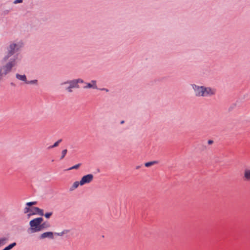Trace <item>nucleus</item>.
<instances>
[{
    "label": "nucleus",
    "instance_id": "obj_1",
    "mask_svg": "<svg viewBox=\"0 0 250 250\" xmlns=\"http://www.w3.org/2000/svg\"><path fill=\"white\" fill-rule=\"evenodd\" d=\"M23 46V43L21 40H15L10 42L6 48L5 55L2 58V61L7 62L16 52H18Z\"/></svg>",
    "mask_w": 250,
    "mask_h": 250
},
{
    "label": "nucleus",
    "instance_id": "obj_2",
    "mask_svg": "<svg viewBox=\"0 0 250 250\" xmlns=\"http://www.w3.org/2000/svg\"><path fill=\"white\" fill-rule=\"evenodd\" d=\"M18 61V55L16 54L10 58L5 64L0 67V81L11 72L12 68L16 66Z\"/></svg>",
    "mask_w": 250,
    "mask_h": 250
},
{
    "label": "nucleus",
    "instance_id": "obj_3",
    "mask_svg": "<svg viewBox=\"0 0 250 250\" xmlns=\"http://www.w3.org/2000/svg\"><path fill=\"white\" fill-rule=\"evenodd\" d=\"M43 221L42 217H38L31 220L29 222L30 228L29 230L31 233H35L42 230L44 228L48 227L49 225L45 223L42 224Z\"/></svg>",
    "mask_w": 250,
    "mask_h": 250
},
{
    "label": "nucleus",
    "instance_id": "obj_4",
    "mask_svg": "<svg viewBox=\"0 0 250 250\" xmlns=\"http://www.w3.org/2000/svg\"><path fill=\"white\" fill-rule=\"evenodd\" d=\"M83 81L82 79H74L71 81H68L65 82H63L62 83V85L68 84V86L65 87L66 90L69 92H72V88H79V83H83Z\"/></svg>",
    "mask_w": 250,
    "mask_h": 250
},
{
    "label": "nucleus",
    "instance_id": "obj_5",
    "mask_svg": "<svg viewBox=\"0 0 250 250\" xmlns=\"http://www.w3.org/2000/svg\"><path fill=\"white\" fill-rule=\"evenodd\" d=\"M69 232V230L68 229H64L62 231L60 232H55L53 233L51 231H47L42 233L40 236L41 239H44L46 238H48L51 239H54V234L59 236H62L64 234H66Z\"/></svg>",
    "mask_w": 250,
    "mask_h": 250
},
{
    "label": "nucleus",
    "instance_id": "obj_6",
    "mask_svg": "<svg viewBox=\"0 0 250 250\" xmlns=\"http://www.w3.org/2000/svg\"><path fill=\"white\" fill-rule=\"evenodd\" d=\"M94 176L92 174H89L83 176L80 180L81 186L90 183L93 179Z\"/></svg>",
    "mask_w": 250,
    "mask_h": 250
},
{
    "label": "nucleus",
    "instance_id": "obj_7",
    "mask_svg": "<svg viewBox=\"0 0 250 250\" xmlns=\"http://www.w3.org/2000/svg\"><path fill=\"white\" fill-rule=\"evenodd\" d=\"M192 88L194 90V94L197 97H201L203 86H199L193 84L191 85Z\"/></svg>",
    "mask_w": 250,
    "mask_h": 250
},
{
    "label": "nucleus",
    "instance_id": "obj_8",
    "mask_svg": "<svg viewBox=\"0 0 250 250\" xmlns=\"http://www.w3.org/2000/svg\"><path fill=\"white\" fill-rule=\"evenodd\" d=\"M205 92L206 97H210L214 96L216 93V89L210 87L204 86Z\"/></svg>",
    "mask_w": 250,
    "mask_h": 250
},
{
    "label": "nucleus",
    "instance_id": "obj_9",
    "mask_svg": "<svg viewBox=\"0 0 250 250\" xmlns=\"http://www.w3.org/2000/svg\"><path fill=\"white\" fill-rule=\"evenodd\" d=\"M97 82L95 80H92L89 83H86V85L83 87L84 88H93L97 89Z\"/></svg>",
    "mask_w": 250,
    "mask_h": 250
},
{
    "label": "nucleus",
    "instance_id": "obj_10",
    "mask_svg": "<svg viewBox=\"0 0 250 250\" xmlns=\"http://www.w3.org/2000/svg\"><path fill=\"white\" fill-rule=\"evenodd\" d=\"M31 212L33 215L38 214L41 216H43L44 215L43 210L38 207H32Z\"/></svg>",
    "mask_w": 250,
    "mask_h": 250
},
{
    "label": "nucleus",
    "instance_id": "obj_11",
    "mask_svg": "<svg viewBox=\"0 0 250 250\" xmlns=\"http://www.w3.org/2000/svg\"><path fill=\"white\" fill-rule=\"evenodd\" d=\"M16 78L19 80L24 82L26 84L27 80L25 75H20L19 74H16Z\"/></svg>",
    "mask_w": 250,
    "mask_h": 250
},
{
    "label": "nucleus",
    "instance_id": "obj_12",
    "mask_svg": "<svg viewBox=\"0 0 250 250\" xmlns=\"http://www.w3.org/2000/svg\"><path fill=\"white\" fill-rule=\"evenodd\" d=\"M9 238L8 237H0V248L5 245L8 241Z\"/></svg>",
    "mask_w": 250,
    "mask_h": 250
},
{
    "label": "nucleus",
    "instance_id": "obj_13",
    "mask_svg": "<svg viewBox=\"0 0 250 250\" xmlns=\"http://www.w3.org/2000/svg\"><path fill=\"white\" fill-rule=\"evenodd\" d=\"M79 185L81 186V182L75 181L70 188L69 190L71 191L74 190L79 187Z\"/></svg>",
    "mask_w": 250,
    "mask_h": 250
},
{
    "label": "nucleus",
    "instance_id": "obj_14",
    "mask_svg": "<svg viewBox=\"0 0 250 250\" xmlns=\"http://www.w3.org/2000/svg\"><path fill=\"white\" fill-rule=\"evenodd\" d=\"M244 177L248 181H250V169H246L244 171Z\"/></svg>",
    "mask_w": 250,
    "mask_h": 250
},
{
    "label": "nucleus",
    "instance_id": "obj_15",
    "mask_svg": "<svg viewBox=\"0 0 250 250\" xmlns=\"http://www.w3.org/2000/svg\"><path fill=\"white\" fill-rule=\"evenodd\" d=\"M16 246V243L14 242V243L10 244L8 246L6 247L4 249H5V250H10Z\"/></svg>",
    "mask_w": 250,
    "mask_h": 250
},
{
    "label": "nucleus",
    "instance_id": "obj_16",
    "mask_svg": "<svg viewBox=\"0 0 250 250\" xmlns=\"http://www.w3.org/2000/svg\"><path fill=\"white\" fill-rule=\"evenodd\" d=\"M32 211V207L30 208V206L25 207L23 209V212L24 213H28Z\"/></svg>",
    "mask_w": 250,
    "mask_h": 250
},
{
    "label": "nucleus",
    "instance_id": "obj_17",
    "mask_svg": "<svg viewBox=\"0 0 250 250\" xmlns=\"http://www.w3.org/2000/svg\"><path fill=\"white\" fill-rule=\"evenodd\" d=\"M156 163H157L156 161L149 162L146 163L145 164V166L146 167H149Z\"/></svg>",
    "mask_w": 250,
    "mask_h": 250
},
{
    "label": "nucleus",
    "instance_id": "obj_18",
    "mask_svg": "<svg viewBox=\"0 0 250 250\" xmlns=\"http://www.w3.org/2000/svg\"><path fill=\"white\" fill-rule=\"evenodd\" d=\"M38 82V81L37 80H34L30 81H27V82H26V84H37Z\"/></svg>",
    "mask_w": 250,
    "mask_h": 250
},
{
    "label": "nucleus",
    "instance_id": "obj_19",
    "mask_svg": "<svg viewBox=\"0 0 250 250\" xmlns=\"http://www.w3.org/2000/svg\"><path fill=\"white\" fill-rule=\"evenodd\" d=\"M67 150L66 149H64V150H63L62 151V156H61V157L60 158L61 160H62V159H63L64 158L65 156L66 155V154L67 153Z\"/></svg>",
    "mask_w": 250,
    "mask_h": 250
},
{
    "label": "nucleus",
    "instance_id": "obj_20",
    "mask_svg": "<svg viewBox=\"0 0 250 250\" xmlns=\"http://www.w3.org/2000/svg\"><path fill=\"white\" fill-rule=\"evenodd\" d=\"M61 141H62V140H59L56 142H55L53 146H50L49 147V148H53V147H57L59 145V144L60 143V142Z\"/></svg>",
    "mask_w": 250,
    "mask_h": 250
},
{
    "label": "nucleus",
    "instance_id": "obj_21",
    "mask_svg": "<svg viewBox=\"0 0 250 250\" xmlns=\"http://www.w3.org/2000/svg\"><path fill=\"white\" fill-rule=\"evenodd\" d=\"M37 203L36 201L27 202L26 203V206L31 207L32 206L36 205Z\"/></svg>",
    "mask_w": 250,
    "mask_h": 250
},
{
    "label": "nucleus",
    "instance_id": "obj_22",
    "mask_svg": "<svg viewBox=\"0 0 250 250\" xmlns=\"http://www.w3.org/2000/svg\"><path fill=\"white\" fill-rule=\"evenodd\" d=\"M80 165H81L80 164L76 165H75V166L70 167L69 168H68V170H72V169H77V168H78L79 167Z\"/></svg>",
    "mask_w": 250,
    "mask_h": 250
},
{
    "label": "nucleus",
    "instance_id": "obj_23",
    "mask_svg": "<svg viewBox=\"0 0 250 250\" xmlns=\"http://www.w3.org/2000/svg\"><path fill=\"white\" fill-rule=\"evenodd\" d=\"M52 214H53L52 212H47L44 214V216L46 218H49L50 217V216L52 215Z\"/></svg>",
    "mask_w": 250,
    "mask_h": 250
},
{
    "label": "nucleus",
    "instance_id": "obj_24",
    "mask_svg": "<svg viewBox=\"0 0 250 250\" xmlns=\"http://www.w3.org/2000/svg\"><path fill=\"white\" fill-rule=\"evenodd\" d=\"M204 89V86H203V90H202V94H201V96L202 97H206V94H205V89Z\"/></svg>",
    "mask_w": 250,
    "mask_h": 250
},
{
    "label": "nucleus",
    "instance_id": "obj_25",
    "mask_svg": "<svg viewBox=\"0 0 250 250\" xmlns=\"http://www.w3.org/2000/svg\"><path fill=\"white\" fill-rule=\"evenodd\" d=\"M22 0H15L14 1V4H17V3H21L22 2Z\"/></svg>",
    "mask_w": 250,
    "mask_h": 250
},
{
    "label": "nucleus",
    "instance_id": "obj_26",
    "mask_svg": "<svg viewBox=\"0 0 250 250\" xmlns=\"http://www.w3.org/2000/svg\"><path fill=\"white\" fill-rule=\"evenodd\" d=\"M213 141H212V140H209L208 141V145H210L212 144H213Z\"/></svg>",
    "mask_w": 250,
    "mask_h": 250
},
{
    "label": "nucleus",
    "instance_id": "obj_27",
    "mask_svg": "<svg viewBox=\"0 0 250 250\" xmlns=\"http://www.w3.org/2000/svg\"><path fill=\"white\" fill-rule=\"evenodd\" d=\"M32 215H34L32 214V212H29V213H28V214H27V217H28V218H30V217L31 216H32Z\"/></svg>",
    "mask_w": 250,
    "mask_h": 250
},
{
    "label": "nucleus",
    "instance_id": "obj_28",
    "mask_svg": "<svg viewBox=\"0 0 250 250\" xmlns=\"http://www.w3.org/2000/svg\"><path fill=\"white\" fill-rule=\"evenodd\" d=\"M101 90L106 91V92H108V91H109L107 89L104 88H102Z\"/></svg>",
    "mask_w": 250,
    "mask_h": 250
},
{
    "label": "nucleus",
    "instance_id": "obj_29",
    "mask_svg": "<svg viewBox=\"0 0 250 250\" xmlns=\"http://www.w3.org/2000/svg\"><path fill=\"white\" fill-rule=\"evenodd\" d=\"M124 123V121H122L121 122V124H123Z\"/></svg>",
    "mask_w": 250,
    "mask_h": 250
}]
</instances>
